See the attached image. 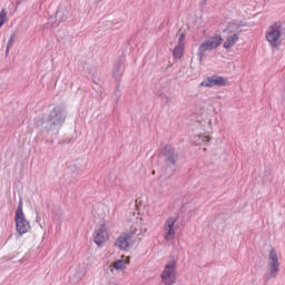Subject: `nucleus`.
<instances>
[{"instance_id": "18", "label": "nucleus", "mask_w": 285, "mask_h": 285, "mask_svg": "<svg viewBox=\"0 0 285 285\" xmlns=\"http://www.w3.org/2000/svg\"><path fill=\"white\" fill-rule=\"evenodd\" d=\"M137 227L131 226L130 230L128 232H124L125 235H128L129 239H132V237H135V235H137Z\"/></svg>"}, {"instance_id": "19", "label": "nucleus", "mask_w": 285, "mask_h": 285, "mask_svg": "<svg viewBox=\"0 0 285 285\" xmlns=\"http://www.w3.org/2000/svg\"><path fill=\"white\" fill-rule=\"evenodd\" d=\"M13 43H14V33H12L8 40L7 49H6L7 55L10 52V48H12Z\"/></svg>"}, {"instance_id": "12", "label": "nucleus", "mask_w": 285, "mask_h": 285, "mask_svg": "<svg viewBox=\"0 0 285 285\" xmlns=\"http://www.w3.org/2000/svg\"><path fill=\"white\" fill-rule=\"evenodd\" d=\"M228 35L229 36L226 38L225 42L223 43V48H225V50H230V48H233V46H235V43L239 41V32L228 33Z\"/></svg>"}, {"instance_id": "23", "label": "nucleus", "mask_w": 285, "mask_h": 285, "mask_svg": "<svg viewBox=\"0 0 285 285\" xmlns=\"http://www.w3.org/2000/svg\"><path fill=\"white\" fill-rule=\"evenodd\" d=\"M36 222H41V217L38 216V217L36 218Z\"/></svg>"}, {"instance_id": "2", "label": "nucleus", "mask_w": 285, "mask_h": 285, "mask_svg": "<svg viewBox=\"0 0 285 285\" xmlns=\"http://www.w3.org/2000/svg\"><path fill=\"white\" fill-rule=\"evenodd\" d=\"M285 35V27L282 22H275L269 26L265 32V39L272 48H279L282 37Z\"/></svg>"}, {"instance_id": "9", "label": "nucleus", "mask_w": 285, "mask_h": 285, "mask_svg": "<svg viewBox=\"0 0 285 285\" xmlns=\"http://www.w3.org/2000/svg\"><path fill=\"white\" fill-rule=\"evenodd\" d=\"M108 229L106 228V225H100L95 230L94 242L97 244V246H102L106 244V240L109 239Z\"/></svg>"}, {"instance_id": "16", "label": "nucleus", "mask_w": 285, "mask_h": 285, "mask_svg": "<svg viewBox=\"0 0 285 285\" xmlns=\"http://www.w3.org/2000/svg\"><path fill=\"white\" fill-rule=\"evenodd\" d=\"M114 268L116 271H124V268H126V263L122 259H118L114 263Z\"/></svg>"}, {"instance_id": "15", "label": "nucleus", "mask_w": 285, "mask_h": 285, "mask_svg": "<svg viewBox=\"0 0 285 285\" xmlns=\"http://www.w3.org/2000/svg\"><path fill=\"white\" fill-rule=\"evenodd\" d=\"M56 17L60 19V21H68V10L59 8L56 12Z\"/></svg>"}, {"instance_id": "17", "label": "nucleus", "mask_w": 285, "mask_h": 285, "mask_svg": "<svg viewBox=\"0 0 285 285\" xmlns=\"http://www.w3.org/2000/svg\"><path fill=\"white\" fill-rule=\"evenodd\" d=\"M8 19V12H6V9H2L0 11V28L3 26V23H6Z\"/></svg>"}, {"instance_id": "22", "label": "nucleus", "mask_w": 285, "mask_h": 285, "mask_svg": "<svg viewBox=\"0 0 285 285\" xmlns=\"http://www.w3.org/2000/svg\"><path fill=\"white\" fill-rule=\"evenodd\" d=\"M186 36L184 35V33H181L180 36H179V39H178V41H179V43H181V41H184V38H185Z\"/></svg>"}, {"instance_id": "21", "label": "nucleus", "mask_w": 285, "mask_h": 285, "mask_svg": "<svg viewBox=\"0 0 285 285\" xmlns=\"http://www.w3.org/2000/svg\"><path fill=\"white\" fill-rule=\"evenodd\" d=\"M115 70H117V72L121 70V62H117V65L115 66Z\"/></svg>"}, {"instance_id": "1", "label": "nucleus", "mask_w": 285, "mask_h": 285, "mask_svg": "<svg viewBox=\"0 0 285 285\" xmlns=\"http://www.w3.org/2000/svg\"><path fill=\"white\" fill-rule=\"evenodd\" d=\"M66 122V109L61 106H56L49 115H42L37 121V126L43 130H55L57 126H63Z\"/></svg>"}, {"instance_id": "11", "label": "nucleus", "mask_w": 285, "mask_h": 285, "mask_svg": "<svg viewBox=\"0 0 285 285\" xmlns=\"http://www.w3.org/2000/svg\"><path fill=\"white\" fill-rule=\"evenodd\" d=\"M165 159L167 163V166H177V154L175 153V149L171 146H166L164 149Z\"/></svg>"}, {"instance_id": "3", "label": "nucleus", "mask_w": 285, "mask_h": 285, "mask_svg": "<svg viewBox=\"0 0 285 285\" xmlns=\"http://www.w3.org/2000/svg\"><path fill=\"white\" fill-rule=\"evenodd\" d=\"M16 230L18 235L21 237V235H26V233L30 232V222L26 219V214H23V199L20 198L18 203V207L16 210Z\"/></svg>"}, {"instance_id": "6", "label": "nucleus", "mask_w": 285, "mask_h": 285, "mask_svg": "<svg viewBox=\"0 0 285 285\" xmlns=\"http://www.w3.org/2000/svg\"><path fill=\"white\" fill-rule=\"evenodd\" d=\"M177 262L175 259L168 261V263L165 265V268L160 275L161 281L165 285H173L175 282H177Z\"/></svg>"}, {"instance_id": "8", "label": "nucleus", "mask_w": 285, "mask_h": 285, "mask_svg": "<svg viewBox=\"0 0 285 285\" xmlns=\"http://www.w3.org/2000/svg\"><path fill=\"white\" fill-rule=\"evenodd\" d=\"M227 80L222 76L214 75L208 77L206 80H203L199 85L200 88H215V86L222 87L226 86Z\"/></svg>"}, {"instance_id": "5", "label": "nucleus", "mask_w": 285, "mask_h": 285, "mask_svg": "<svg viewBox=\"0 0 285 285\" xmlns=\"http://www.w3.org/2000/svg\"><path fill=\"white\" fill-rule=\"evenodd\" d=\"M279 275V257L277 256V250L272 248L268 255V263H267V276L265 282L268 283L271 279H275Z\"/></svg>"}, {"instance_id": "7", "label": "nucleus", "mask_w": 285, "mask_h": 285, "mask_svg": "<svg viewBox=\"0 0 285 285\" xmlns=\"http://www.w3.org/2000/svg\"><path fill=\"white\" fill-rule=\"evenodd\" d=\"M175 224H177V218L170 216L165 220L164 224V233H165V242H173L175 239V235L177 229L175 228Z\"/></svg>"}, {"instance_id": "14", "label": "nucleus", "mask_w": 285, "mask_h": 285, "mask_svg": "<svg viewBox=\"0 0 285 285\" xmlns=\"http://www.w3.org/2000/svg\"><path fill=\"white\" fill-rule=\"evenodd\" d=\"M174 59H181L184 57V43H179L173 50Z\"/></svg>"}, {"instance_id": "10", "label": "nucleus", "mask_w": 285, "mask_h": 285, "mask_svg": "<svg viewBox=\"0 0 285 285\" xmlns=\"http://www.w3.org/2000/svg\"><path fill=\"white\" fill-rule=\"evenodd\" d=\"M134 242L128 234L121 233L115 242L116 248L119 250H128L129 246H132Z\"/></svg>"}, {"instance_id": "13", "label": "nucleus", "mask_w": 285, "mask_h": 285, "mask_svg": "<svg viewBox=\"0 0 285 285\" xmlns=\"http://www.w3.org/2000/svg\"><path fill=\"white\" fill-rule=\"evenodd\" d=\"M244 22L237 23L235 21L228 22L227 29L225 30L227 35H235L238 32V36L242 35V30L239 28H244Z\"/></svg>"}, {"instance_id": "4", "label": "nucleus", "mask_w": 285, "mask_h": 285, "mask_svg": "<svg viewBox=\"0 0 285 285\" xmlns=\"http://www.w3.org/2000/svg\"><path fill=\"white\" fill-rule=\"evenodd\" d=\"M224 43V39L216 35L208 40L202 42L198 47V60L204 61V57H206V52H212V50H217L219 46Z\"/></svg>"}, {"instance_id": "20", "label": "nucleus", "mask_w": 285, "mask_h": 285, "mask_svg": "<svg viewBox=\"0 0 285 285\" xmlns=\"http://www.w3.org/2000/svg\"><path fill=\"white\" fill-rule=\"evenodd\" d=\"M199 139L202 141H199V144H208V141H210V137L209 136H199Z\"/></svg>"}]
</instances>
